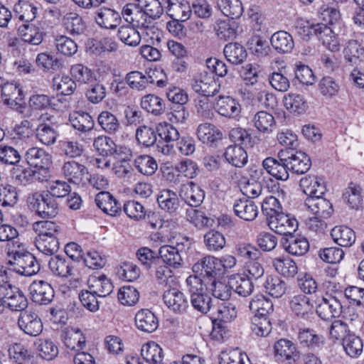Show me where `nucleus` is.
<instances>
[{
    "instance_id": "1",
    "label": "nucleus",
    "mask_w": 364,
    "mask_h": 364,
    "mask_svg": "<svg viewBox=\"0 0 364 364\" xmlns=\"http://www.w3.org/2000/svg\"><path fill=\"white\" fill-rule=\"evenodd\" d=\"M191 297V304L198 312L206 314L212 309V299L203 279L197 275H190L186 280Z\"/></svg>"
},
{
    "instance_id": "2",
    "label": "nucleus",
    "mask_w": 364,
    "mask_h": 364,
    "mask_svg": "<svg viewBox=\"0 0 364 364\" xmlns=\"http://www.w3.org/2000/svg\"><path fill=\"white\" fill-rule=\"evenodd\" d=\"M26 202L28 207L42 218H53L58 213L57 200L46 191L28 194Z\"/></svg>"
},
{
    "instance_id": "3",
    "label": "nucleus",
    "mask_w": 364,
    "mask_h": 364,
    "mask_svg": "<svg viewBox=\"0 0 364 364\" xmlns=\"http://www.w3.org/2000/svg\"><path fill=\"white\" fill-rule=\"evenodd\" d=\"M8 261L10 272H16L25 277H31L40 270V264L34 255L28 252L14 251L10 255Z\"/></svg>"
},
{
    "instance_id": "4",
    "label": "nucleus",
    "mask_w": 364,
    "mask_h": 364,
    "mask_svg": "<svg viewBox=\"0 0 364 364\" xmlns=\"http://www.w3.org/2000/svg\"><path fill=\"white\" fill-rule=\"evenodd\" d=\"M55 117L48 114H41L39 123L35 129L36 137L38 141L46 145L51 146L56 142L58 132L55 127Z\"/></svg>"
},
{
    "instance_id": "5",
    "label": "nucleus",
    "mask_w": 364,
    "mask_h": 364,
    "mask_svg": "<svg viewBox=\"0 0 364 364\" xmlns=\"http://www.w3.org/2000/svg\"><path fill=\"white\" fill-rule=\"evenodd\" d=\"M193 90L204 97L215 95L220 88V84L215 77L207 72L196 74L191 80Z\"/></svg>"
},
{
    "instance_id": "6",
    "label": "nucleus",
    "mask_w": 364,
    "mask_h": 364,
    "mask_svg": "<svg viewBox=\"0 0 364 364\" xmlns=\"http://www.w3.org/2000/svg\"><path fill=\"white\" fill-rule=\"evenodd\" d=\"M25 160L31 166H33L43 173L44 178L48 176V169L52 164L51 155L42 148L31 147L25 153Z\"/></svg>"
},
{
    "instance_id": "7",
    "label": "nucleus",
    "mask_w": 364,
    "mask_h": 364,
    "mask_svg": "<svg viewBox=\"0 0 364 364\" xmlns=\"http://www.w3.org/2000/svg\"><path fill=\"white\" fill-rule=\"evenodd\" d=\"M156 134L159 137L158 149L166 155L170 154L173 151V143L178 140L179 132L171 124L167 122L159 123L156 126Z\"/></svg>"
},
{
    "instance_id": "8",
    "label": "nucleus",
    "mask_w": 364,
    "mask_h": 364,
    "mask_svg": "<svg viewBox=\"0 0 364 364\" xmlns=\"http://www.w3.org/2000/svg\"><path fill=\"white\" fill-rule=\"evenodd\" d=\"M343 309L340 299L336 296L323 297L316 306V312L318 316L323 321H330L338 318Z\"/></svg>"
},
{
    "instance_id": "9",
    "label": "nucleus",
    "mask_w": 364,
    "mask_h": 364,
    "mask_svg": "<svg viewBox=\"0 0 364 364\" xmlns=\"http://www.w3.org/2000/svg\"><path fill=\"white\" fill-rule=\"evenodd\" d=\"M48 267L52 273L58 277H72L77 279L80 275L75 262L59 255L52 257L50 259Z\"/></svg>"
},
{
    "instance_id": "10",
    "label": "nucleus",
    "mask_w": 364,
    "mask_h": 364,
    "mask_svg": "<svg viewBox=\"0 0 364 364\" xmlns=\"http://www.w3.org/2000/svg\"><path fill=\"white\" fill-rule=\"evenodd\" d=\"M218 258L208 255L203 257L193 266V271L210 282L221 275Z\"/></svg>"
},
{
    "instance_id": "11",
    "label": "nucleus",
    "mask_w": 364,
    "mask_h": 364,
    "mask_svg": "<svg viewBox=\"0 0 364 364\" xmlns=\"http://www.w3.org/2000/svg\"><path fill=\"white\" fill-rule=\"evenodd\" d=\"M268 226L276 233L288 236L296 230L298 222L295 218L281 212L271 217Z\"/></svg>"
},
{
    "instance_id": "12",
    "label": "nucleus",
    "mask_w": 364,
    "mask_h": 364,
    "mask_svg": "<svg viewBox=\"0 0 364 364\" xmlns=\"http://www.w3.org/2000/svg\"><path fill=\"white\" fill-rule=\"evenodd\" d=\"M64 177L70 183L84 186L87 184V168L82 164L75 161L64 163L62 167Z\"/></svg>"
},
{
    "instance_id": "13",
    "label": "nucleus",
    "mask_w": 364,
    "mask_h": 364,
    "mask_svg": "<svg viewBox=\"0 0 364 364\" xmlns=\"http://www.w3.org/2000/svg\"><path fill=\"white\" fill-rule=\"evenodd\" d=\"M31 300L40 305L50 304L54 298V289L52 286L43 280L33 282L29 286Z\"/></svg>"
},
{
    "instance_id": "14",
    "label": "nucleus",
    "mask_w": 364,
    "mask_h": 364,
    "mask_svg": "<svg viewBox=\"0 0 364 364\" xmlns=\"http://www.w3.org/2000/svg\"><path fill=\"white\" fill-rule=\"evenodd\" d=\"M166 306L172 311L182 314L188 308V301L183 292L177 288H168L163 294Z\"/></svg>"
},
{
    "instance_id": "15",
    "label": "nucleus",
    "mask_w": 364,
    "mask_h": 364,
    "mask_svg": "<svg viewBox=\"0 0 364 364\" xmlns=\"http://www.w3.org/2000/svg\"><path fill=\"white\" fill-rule=\"evenodd\" d=\"M0 296L4 298V300H6V307L7 306L12 311L23 312L28 306L26 297L23 293L16 287L7 289L0 287Z\"/></svg>"
},
{
    "instance_id": "16",
    "label": "nucleus",
    "mask_w": 364,
    "mask_h": 364,
    "mask_svg": "<svg viewBox=\"0 0 364 364\" xmlns=\"http://www.w3.org/2000/svg\"><path fill=\"white\" fill-rule=\"evenodd\" d=\"M289 307L296 316L304 319L309 318L314 314V304L311 299L302 293L291 297Z\"/></svg>"
},
{
    "instance_id": "17",
    "label": "nucleus",
    "mask_w": 364,
    "mask_h": 364,
    "mask_svg": "<svg viewBox=\"0 0 364 364\" xmlns=\"http://www.w3.org/2000/svg\"><path fill=\"white\" fill-rule=\"evenodd\" d=\"M18 325L25 333L31 336H37L43 331L41 319L36 313L32 311L21 312L18 319Z\"/></svg>"
},
{
    "instance_id": "18",
    "label": "nucleus",
    "mask_w": 364,
    "mask_h": 364,
    "mask_svg": "<svg viewBox=\"0 0 364 364\" xmlns=\"http://www.w3.org/2000/svg\"><path fill=\"white\" fill-rule=\"evenodd\" d=\"M273 350L274 358L278 363L295 360L296 358L299 356L296 344L286 338H281L276 341Z\"/></svg>"
},
{
    "instance_id": "19",
    "label": "nucleus",
    "mask_w": 364,
    "mask_h": 364,
    "mask_svg": "<svg viewBox=\"0 0 364 364\" xmlns=\"http://www.w3.org/2000/svg\"><path fill=\"white\" fill-rule=\"evenodd\" d=\"M262 166L268 174L277 180L287 181L289 177L290 169L287 158L277 160L267 157L263 160Z\"/></svg>"
},
{
    "instance_id": "20",
    "label": "nucleus",
    "mask_w": 364,
    "mask_h": 364,
    "mask_svg": "<svg viewBox=\"0 0 364 364\" xmlns=\"http://www.w3.org/2000/svg\"><path fill=\"white\" fill-rule=\"evenodd\" d=\"M185 245L183 242H177L176 246L164 245L159 250V256L164 263L173 268H179L183 264L181 252H183Z\"/></svg>"
},
{
    "instance_id": "21",
    "label": "nucleus",
    "mask_w": 364,
    "mask_h": 364,
    "mask_svg": "<svg viewBox=\"0 0 364 364\" xmlns=\"http://www.w3.org/2000/svg\"><path fill=\"white\" fill-rule=\"evenodd\" d=\"M215 109L221 116L235 119L239 117L241 106L233 97L220 95L215 103Z\"/></svg>"
},
{
    "instance_id": "22",
    "label": "nucleus",
    "mask_w": 364,
    "mask_h": 364,
    "mask_svg": "<svg viewBox=\"0 0 364 364\" xmlns=\"http://www.w3.org/2000/svg\"><path fill=\"white\" fill-rule=\"evenodd\" d=\"M156 201L162 210L171 215L176 214L181 206L177 193L170 189L161 190L157 194Z\"/></svg>"
},
{
    "instance_id": "23",
    "label": "nucleus",
    "mask_w": 364,
    "mask_h": 364,
    "mask_svg": "<svg viewBox=\"0 0 364 364\" xmlns=\"http://www.w3.org/2000/svg\"><path fill=\"white\" fill-rule=\"evenodd\" d=\"M237 311L235 304L228 301H223L213 309L211 318L214 325L220 323H230L237 317Z\"/></svg>"
},
{
    "instance_id": "24",
    "label": "nucleus",
    "mask_w": 364,
    "mask_h": 364,
    "mask_svg": "<svg viewBox=\"0 0 364 364\" xmlns=\"http://www.w3.org/2000/svg\"><path fill=\"white\" fill-rule=\"evenodd\" d=\"M235 215L246 221L254 220L258 215V208L255 202L248 198L236 199L233 203Z\"/></svg>"
},
{
    "instance_id": "25",
    "label": "nucleus",
    "mask_w": 364,
    "mask_h": 364,
    "mask_svg": "<svg viewBox=\"0 0 364 364\" xmlns=\"http://www.w3.org/2000/svg\"><path fill=\"white\" fill-rule=\"evenodd\" d=\"M300 187L307 198L322 196L326 191L323 178L316 176H308L300 180Z\"/></svg>"
},
{
    "instance_id": "26",
    "label": "nucleus",
    "mask_w": 364,
    "mask_h": 364,
    "mask_svg": "<svg viewBox=\"0 0 364 364\" xmlns=\"http://www.w3.org/2000/svg\"><path fill=\"white\" fill-rule=\"evenodd\" d=\"M89 290L99 297L109 295L114 289L111 280L105 274L90 275L87 279Z\"/></svg>"
},
{
    "instance_id": "27",
    "label": "nucleus",
    "mask_w": 364,
    "mask_h": 364,
    "mask_svg": "<svg viewBox=\"0 0 364 364\" xmlns=\"http://www.w3.org/2000/svg\"><path fill=\"white\" fill-rule=\"evenodd\" d=\"M95 203L105 213L116 216L122 211L121 203L109 192L101 191L96 195Z\"/></svg>"
},
{
    "instance_id": "28",
    "label": "nucleus",
    "mask_w": 364,
    "mask_h": 364,
    "mask_svg": "<svg viewBox=\"0 0 364 364\" xmlns=\"http://www.w3.org/2000/svg\"><path fill=\"white\" fill-rule=\"evenodd\" d=\"M304 205L314 215L323 218H329L333 211L330 201L322 196L306 198Z\"/></svg>"
},
{
    "instance_id": "29",
    "label": "nucleus",
    "mask_w": 364,
    "mask_h": 364,
    "mask_svg": "<svg viewBox=\"0 0 364 364\" xmlns=\"http://www.w3.org/2000/svg\"><path fill=\"white\" fill-rule=\"evenodd\" d=\"M180 196L188 205L198 207L204 200L205 192L199 186L190 182L182 186Z\"/></svg>"
},
{
    "instance_id": "30",
    "label": "nucleus",
    "mask_w": 364,
    "mask_h": 364,
    "mask_svg": "<svg viewBox=\"0 0 364 364\" xmlns=\"http://www.w3.org/2000/svg\"><path fill=\"white\" fill-rule=\"evenodd\" d=\"M290 171L298 175L306 173L311 166L310 157L301 151L291 152L287 158Z\"/></svg>"
},
{
    "instance_id": "31",
    "label": "nucleus",
    "mask_w": 364,
    "mask_h": 364,
    "mask_svg": "<svg viewBox=\"0 0 364 364\" xmlns=\"http://www.w3.org/2000/svg\"><path fill=\"white\" fill-rule=\"evenodd\" d=\"M282 246L289 254L295 256H302L309 250V243L306 238L301 236H294L292 234L284 238Z\"/></svg>"
},
{
    "instance_id": "32",
    "label": "nucleus",
    "mask_w": 364,
    "mask_h": 364,
    "mask_svg": "<svg viewBox=\"0 0 364 364\" xmlns=\"http://www.w3.org/2000/svg\"><path fill=\"white\" fill-rule=\"evenodd\" d=\"M196 134L200 141L209 146H215L216 143L223 139L222 132L210 123L199 124Z\"/></svg>"
},
{
    "instance_id": "33",
    "label": "nucleus",
    "mask_w": 364,
    "mask_h": 364,
    "mask_svg": "<svg viewBox=\"0 0 364 364\" xmlns=\"http://www.w3.org/2000/svg\"><path fill=\"white\" fill-rule=\"evenodd\" d=\"M223 156L228 164L237 168H242L248 161L245 149L237 144L229 145L225 149Z\"/></svg>"
},
{
    "instance_id": "34",
    "label": "nucleus",
    "mask_w": 364,
    "mask_h": 364,
    "mask_svg": "<svg viewBox=\"0 0 364 364\" xmlns=\"http://www.w3.org/2000/svg\"><path fill=\"white\" fill-rule=\"evenodd\" d=\"M135 324L139 330L152 333L158 328L159 320L150 310L141 309L135 315Z\"/></svg>"
},
{
    "instance_id": "35",
    "label": "nucleus",
    "mask_w": 364,
    "mask_h": 364,
    "mask_svg": "<svg viewBox=\"0 0 364 364\" xmlns=\"http://www.w3.org/2000/svg\"><path fill=\"white\" fill-rule=\"evenodd\" d=\"M69 122L77 131L86 133L94 128L95 122L92 117L87 112L75 111L69 114Z\"/></svg>"
},
{
    "instance_id": "36",
    "label": "nucleus",
    "mask_w": 364,
    "mask_h": 364,
    "mask_svg": "<svg viewBox=\"0 0 364 364\" xmlns=\"http://www.w3.org/2000/svg\"><path fill=\"white\" fill-rule=\"evenodd\" d=\"M346 63L353 66L358 65L364 59V46L357 40H350L343 49Z\"/></svg>"
},
{
    "instance_id": "37",
    "label": "nucleus",
    "mask_w": 364,
    "mask_h": 364,
    "mask_svg": "<svg viewBox=\"0 0 364 364\" xmlns=\"http://www.w3.org/2000/svg\"><path fill=\"white\" fill-rule=\"evenodd\" d=\"M62 340L64 345L73 350L82 349L86 343V338L81 330L72 327H68L62 334Z\"/></svg>"
},
{
    "instance_id": "38",
    "label": "nucleus",
    "mask_w": 364,
    "mask_h": 364,
    "mask_svg": "<svg viewBox=\"0 0 364 364\" xmlns=\"http://www.w3.org/2000/svg\"><path fill=\"white\" fill-rule=\"evenodd\" d=\"M323 46L332 53H338L341 48V39L333 29L323 23L318 37Z\"/></svg>"
},
{
    "instance_id": "39",
    "label": "nucleus",
    "mask_w": 364,
    "mask_h": 364,
    "mask_svg": "<svg viewBox=\"0 0 364 364\" xmlns=\"http://www.w3.org/2000/svg\"><path fill=\"white\" fill-rule=\"evenodd\" d=\"M323 25L322 23H314L303 18H298L295 21L294 28L303 40L309 41L313 36L318 37Z\"/></svg>"
},
{
    "instance_id": "40",
    "label": "nucleus",
    "mask_w": 364,
    "mask_h": 364,
    "mask_svg": "<svg viewBox=\"0 0 364 364\" xmlns=\"http://www.w3.org/2000/svg\"><path fill=\"white\" fill-rule=\"evenodd\" d=\"M95 21L102 28L113 29L119 24L121 17L113 9L101 8L96 14Z\"/></svg>"
},
{
    "instance_id": "41",
    "label": "nucleus",
    "mask_w": 364,
    "mask_h": 364,
    "mask_svg": "<svg viewBox=\"0 0 364 364\" xmlns=\"http://www.w3.org/2000/svg\"><path fill=\"white\" fill-rule=\"evenodd\" d=\"M363 189L360 185L350 182L343 193V199L352 209H359L363 205Z\"/></svg>"
},
{
    "instance_id": "42",
    "label": "nucleus",
    "mask_w": 364,
    "mask_h": 364,
    "mask_svg": "<svg viewBox=\"0 0 364 364\" xmlns=\"http://www.w3.org/2000/svg\"><path fill=\"white\" fill-rule=\"evenodd\" d=\"M333 241L341 247H350L355 241L354 231L345 225L334 227L331 231Z\"/></svg>"
},
{
    "instance_id": "43",
    "label": "nucleus",
    "mask_w": 364,
    "mask_h": 364,
    "mask_svg": "<svg viewBox=\"0 0 364 364\" xmlns=\"http://www.w3.org/2000/svg\"><path fill=\"white\" fill-rule=\"evenodd\" d=\"M137 6L141 10L139 11L140 16H149L151 18H159L163 14L162 3L159 0H135Z\"/></svg>"
},
{
    "instance_id": "44",
    "label": "nucleus",
    "mask_w": 364,
    "mask_h": 364,
    "mask_svg": "<svg viewBox=\"0 0 364 364\" xmlns=\"http://www.w3.org/2000/svg\"><path fill=\"white\" fill-rule=\"evenodd\" d=\"M270 42L272 47L279 53H285L290 52L294 47L292 36L287 31H279L274 33Z\"/></svg>"
},
{
    "instance_id": "45",
    "label": "nucleus",
    "mask_w": 364,
    "mask_h": 364,
    "mask_svg": "<svg viewBox=\"0 0 364 364\" xmlns=\"http://www.w3.org/2000/svg\"><path fill=\"white\" fill-rule=\"evenodd\" d=\"M250 309L255 313V316L259 317H267L274 311V305L269 299L266 298L262 294L255 296L250 301Z\"/></svg>"
},
{
    "instance_id": "46",
    "label": "nucleus",
    "mask_w": 364,
    "mask_h": 364,
    "mask_svg": "<svg viewBox=\"0 0 364 364\" xmlns=\"http://www.w3.org/2000/svg\"><path fill=\"white\" fill-rule=\"evenodd\" d=\"M37 11V7L23 0H19L14 6V16L25 23H28L36 18Z\"/></svg>"
},
{
    "instance_id": "47",
    "label": "nucleus",
    "mask_w": 364,
    "mask_h": 364,
    "mask_svg": "<svg viewBox=\"0 0 364 364\" xmlns=\"http://www.w3.org/2000/svg\"><path fill=\"white\" fill-rule=\"evenodd\" d=\"M141 108L154 116H160L165 112L164 100L154 94L144 95L141 100Z\"/></svg>"
},
{
    "instance_id": "48",
    "label": "nucleus",
    "mask_w": 364,
    "mask_h": 364,
    "mask_svg": "<svg viewBox=\"0 0 364 364\" xmlns=\"http://www.w3.org/2000/svg\"><path fill=\"white\" fill-rule=\"evenodd\" d=\"M141 355L148 364H161L163 350L157 343L150 341L142 346Z\"/></svg>"
},
{
    "instance_id": "49",
    "label": "nucleus",
    "mask_w": 364,
    "mask_h": 364,
    "mask_svg": "<svg viewBox=\"0 0 364 364\" xmlns=\"http://www.w3.org/2000/svg\"><path fill=\"white\" fill-rule=\"evenodd\" d=\"M229 284H230L232 289L241 296H248L254 290L252 279L244 274H237L232 277L229 280Z\"/></svg>"
},
{
    "instance_id": "50",
    "label": "nucleus",
    "mask_w": 364,
    "mask_h": 364,
    "mask_svg": "<svg viewBox=\"0 0 364 364\" xmlns=\"http://www.w3.org/2000/svg\"><path fill=\"white\" fill-rule=\"evenodd\" d=\"M18 33L24 42L34 46L41 44L43 38L40 28L29 23L21 25L18 28Z\"/></svg>"
},
{
    "instance_id": "51",
    "label": "nucleus",
    "mask_w": 364,
    "mask_h": 364,
    "mask_svg": "<svg viewBox=\"0 0 364 364\" xmlns=\"http://www.w3.org/2000/svg\"><path fill=\"white\" fill-rule=\"evenodd\" d=\"M283 102L285 108L290 112L304 113L308 105L304 96L296 93H289L284 95Z\"/></svg>"
},
{
    "instance_id": "52",
    "label": "nucleus",
    "mask_w": 364,
    "mask_h": 364,
    "mask_svg": "<svg viewBox=\"0 0 364 364\" xmlns=\"http://www.w3.org/2000/svg\"><path fill=\"white\" fill-rule=\"evenodd\" d=\"M265 292L272 297L280 298L286 292L287 284L278 276H267L264 283Z\"/></svg>"
},
{
    "instance_id": "53",
    "label": "nucleus",
    "mask_w": 364,
    "mask_h": 364,
    "mask_svg": "<svg viewBox=\"0 0 364 364\" xmlns=\"http://www.w3.org/2000/svg\"><path fill=\"white\" fill-rule=\"evenodd\" d=\"M223 53L226 59L235 65L242 63L247 58L245 48L237 43L227 44L223 49Z\"/></svg>"
},
{
    "instance_id": "54",
    "label": "nucleus",
    "mask_w": 364,
    "mask_h": 364,
    "mask_svg": "<svg viewBox=\"0 0 364 364\" xmlns=\"http://www.w3.org/2000/svg\"><path fill=\"white\" fill-rule=\"evenodd\" d=\"M276 271L284 277L293 278L298 273L296 263L290 257H278L273 261Z\"/></svg>"
},
{
    "instance_id": "55",
    "label": "nucleus",
    "mask_w": 364,
    "mask_h": 364,
    "mask_svg": "<svg viewBox=\"0 0 364 364\" xmlns=\"http://www.w3.org/2000/svg\"><path fill=\"white\" fill-rule=\"evenodd\" d=\"M52 87L62 95H71L76 90V82L68 75H57L53 78Z\"/></svg>"
},
{
    "instance_id": "56",
    "label": "nucleus",
    "mask_w": 364,
    "mask_h": 364,
    "mask_svg": "<svg viewBox=\"0 0 364 364\" xmlns=\"http://www.w3.org/2000/svg\"><path fill=\"white\" fill-rule=\"evenodd\" d=\"M100 127L109 134H116L120 129V123L117 117L109 111H102L97 117Z\"/></svg>"
},
{
    "instance_id": "57",
    "label": "nucleus",
    "mask_w": 364,
    "mask_h": 364,
    "mask_svg": "<svg viewBox=\"0 0 364 364\" xmlns=\"http://www.w3.org/2000/svg\"><path fill=\"white\" fill-rule=\"evenodd\" d=\"M347 355L351 358H358L363 353V343L361 338L355 333H348L342 342Z\"/></svg>"
},
{
    "instance_id": "58",
    "label": "nucleus",
    "mask_w": 364,
    "mask_h": 364,
    "mask_svg": "<svg viewBox=\"0 0 364 364\" xmlns=\"http://www.w3.org/2000/svg\"><path fill=\"white\" fill-rule=\"evenodd\" d=\"M1 98L4 104L13 106L22 100V90L16 83L6 82L1 87Z\"/></svg>"
},
{
    "instance_id": "59",
    "label": "nucleus",
    "mask_w": 364,
    "mask_h": 364,
    "mask_svg": "<svg viewBox=\"0 0 364 364\" xmlns=\"http://www.w3.org/2000/svg\"><path fill=\"white\" fill-rule=\"evenodd\" d=\"M135 136L139 144L146 147L151 146L157 140L156 127L147 125L139 126L136 130Z\"/></svg>"
},
{
    "instance_id": "60",
    "label": "nucleus",
    "mask_w": 364,
    "mask_h": 364,
    "mask_svg": "<svg viewBox=\"0 0 364 364\" xmlns=\"http://www.w3.org/2000/svg\"><path fill=\"white\" fill-rule=\"evenodd\" d=\"M117 36L122 43L129 46H136L141 41L139 32L129 25L120 26L117 31Z\"/></svg>"
},
{
    "instance_id": "61",
    "label": "nucleus",
    "mask_w": 364,
    "mask_h": 364,
    "mask_svg": "<svg viewBox=\"0 0 364 364\" xmlns=\"http://www.w3.org/2000/svg\"><path fill=\"white\" fill-rule=\"evenodd\" d=\"M13 178L18 184L23 186L31 183L33 182V181H44L47 178H44L42 172L38 170H32L30 168H23L21 171H15L13 174Z\"/></svg>"
},
{
    "instance_id": "62",
    "label": "nucleus",
    "mask_w": 364,
    "mask_h": 364,
    "mask_svg": "<svg viewBox=\"0 0 364 364\" xmlns=\"http://www.w3.org/2000/svg\"><path fill=\"white\" fill-rule=\"evenodd\" d=\"M70 73L73 80L80 84H87L95 77L93 71L82 63L71 65Z\"/></svg>"
},
{
    "instance_id": "63",
    "label": "nucleus",
    "mask_w": 364,
    "mask_h": 364,
    "mask_svg": "<svg viewBox=\"0 0 364 364\" xmlns=\"http://www.w3.org/2000/svg\"><path fill=\"white\" fill-rule=\"evenodd\" d=\"M134 166L144 176H152L158 169L156 161L149 155H140L134 159Z\"/></svg>"
},
{
    "instance_id": "64",
    "label": "nucleus",
    "mask_w": 364,
    "mask_h": 364,
    "mask_svg": "<svg viewBox=\"0 0 364 364\" xmlns=\"http://www.w3.org/2000/svg\"><path fill=\"white\" fill-rule=\"evenodd\" d=\"M218 4L221 12L232 19L238 18L242 14L243 8L240 0H219Z\"/></svg>"
}]
</instances>
